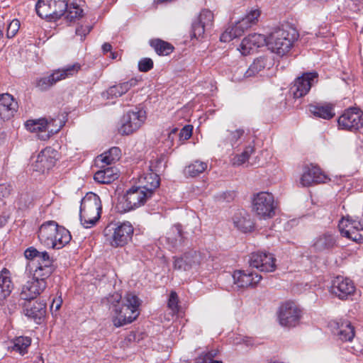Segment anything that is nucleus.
<instances>
[{
  "instance_id": "nucleus-57",
  "label": "nucleus",
  "mask_w": 363,
  "mask_h": 363,
  "mask_svg": "<svg viewBox=\"0 0 363 363\" xmlns=\"http://www.w3.org/2000/svg\"><path fill=\"white\" fill-rule=\"evenodd\" d=\"M62 302V301L60 298L57 300L54 299L50 306V310L51 311L54 310L55 311H57L61 306Z\"/></svg>"
},
{
  "instance_id": "nucleus-64",
  "label": "nucleus",
  "mask_w": 363,
  "mask_h": 363,
  "mask_svg": "<svg viewBox=\"0 0 363 363\" xmlns=\"http://www.w3.org/2000/svg\"><path fill=\"white\" fill-rule=\"evenodd\" d=\"M244 342H245V343H246L247 345H248V342H249V340H244Z\"/></svg>"
},
{
  "instance_id": "nucleus-6",
  "label": "nucleus",
  "mask_w": 363,
  "mask_h": 363,
  "mask_svg": "<svg viewBox=\"0 0 363 363\" xmlns=\"http://www.w3.org/2000/svg\"><path fill=\"white\" fill-rule=\"evenodd\" d=\"M279 323L285 328L297 326L303 315L301 308L294 301H288L282 303L277 310Z\"/></svg>"
},
{
  "instance_id": "nucleus-13",
  "label": "nucleus",
  "mask_w": 363,
  "mask_h": 363,
  "mask_svg": "<svg viewBox=\"0 0 363 363\" xmlns=\"http://www.w3.org/2000/svg\"><path fill=\"white\" fill-rule=\"evenodd\" d=\"M201 259L199 252L190 250L184 253L181 257H174L173 267L174 269L179 271H196L201 263Z\"/></svg>"
},
{
  "instance_id": "nucleus-63",
  "label": "nucleus",
  "mask_w": 363,
  "mask_h": 363,
  "mask_svg": "<svg viewBox=\"0 0 363 363\" xmlns=\"http://www.w3.org/2000/svg\"><path fill=\"white\" fill-rule=\"evenodd\" d=\"M209 363H223V362L218 361V360L212 359V360L209 361Z\"/></svg>"
},
{
  "instance_id": "nucleus-52",
  "label": "nucleus",
  "mask_w": 363,
  "mask_h": 363,
  "mask_svg": "<svg viewBox=\"0 0 363 363\" xmlns=\"http://www.w3.org/2000/svg\"><path fill=\"white\" fill-rule=\"evenodd\" d=\"M168 307L171 309L173 314L176 313L179 311L178 306V296L176 292L172 291L170 293L168 300Z\"/></svg>"
},
{
  "instance_id": "nucleus-60",
  "label": "nucleus",
  "mask_w": 363,
  "mask_h": 363,
  "mask_svg": "<svg viewBox=\"0 0 363 363\" xmlns=\"http://www.w3.org/2000/svg\"><path fill=\"white\" fill-rule=\"evenodd\" d=\"M0 191L3 193L2 196H6L9 194V189L5 185H0Z\"/></svg>"
},
{
  "instance_id": "nucleus-9",
  "label": "nucleus",
  "mask_w": 363,
  "mask_h": 363,
  "mask_svg": "<svg viewBox=\"0 0 363 363\" xmlns=\"http://www.w3.org/2000/svg\"><path fill=\"white\" fill-rule=\"evenodd\" d=\"M152 196L140 186H133L127 191L123 197L124 201L121 202L119 206H122L123 211H129L144 205Z\"/></svg>"
},
{
  "instance_id": "nucleus-55",
  "label": "nucleus",
  "mask_w": 363,
  "mask_h": 363,
  "mask_svg": "<svg viewBox=\"0 0 363 363\" xmlns=\"http://www.w3.org/2000/svg\"><path fill=\"white\" fill-rule=\"evenodd\" d=\"M177 132V128H173L167 133V138L165 140L166 147L171 148L174 145V135Z\"/></svg>"
},
{
  "instance_id": "nucleus-48",
  "label": "nucleus",
  "mask_w": 363,
  "mask_h": 363,
  "mask_svg": "<svg viewBox=\"0 0 363 363\" xmlns=\"http://www.w3.org/2000/svg\"><path fill=\"white\" fill-rule=\"evenodd\" d=\"M245 130L242 128L237 129L234 131L227 130L225 135L224 143H230L233 146L239 139L244 135Z\"/></svg>"
},
{
  "instance_id": "nucleus-28",
  "label": "nucleus",
  "mask_w": 363,
  "mask_h": 363,
  "mask_svg": "<svg viewBox=\"0 0 363 363\" xmlns=\"http://www.w3.org/2000/svg\"><path fill=\"white\" fill-rule=\"evenodd\" d=\"M138 84V80L132 78L127 82L119 83L110 86L106 92L103 93V96L107 99H113L121 96L127 93L131 88Z\"/></svg>"
},
{
  "instance_id": "nucleus-18",
  "label": "nucleus",
  "mask_w": 363,
  "mask_h": 363,
  "mask_svg": "<svg viewBox=\"0 0 363 363\" xmlns=\"http://www.w3.org/2000/svg\"><path fill=\"white\" fill-rule=\"evenodd\" d=\"M46 286L45 279L34 278L33 275V279L23 286L21 296L24 300L34 299L44 291Z\"/></svg>"
},
{
  "instance_id": "nucleus-27",
  "label": "nucleus",
  "mask_w": 363,
  "mask_h": 363,
  "mask_svg": "<svg viewBox=\"0 0 363 363\" xmlns=\"http://www.w3.org/2000/svg\"><path fill=\"white\" fill-rule=\"evenodd\" d=\"M25 315L40 324L44 320L46 313V303L43 302H28L24 306Z\"/></svg>"
},
{
  "instance_id": "nucleus-44",
  "label": "nucleus",
  "mask_w": 363,
  "mask_h": 363,
  "mask_svg": "<svg viewBox=\"0 0 363 363\" xmlns=\"http://www.w3.org/2000/svg\"><path fill=\"white\" fill-rule=\"evenodd\" d=\"M43 253V252H40L33 247H30L26 249L24 252V255L25 257L29 260L27 269L33 270L34 267H35L36 262L40 259Z\"/></svg>"
},
{
  "instance_id": "nucleus-25",
  "label": "nucleus",
  "mask_w": 363,
  "mask_h": 363,
  "mask_svg": "<svg viewBox=\"0 0 363 363\" xmlns=\"http://www.w3.org/2000/svg\"><path fill=\"white\" fill-rule=\"evenodd\" d=\"M326 179V176L323 174L320 168L314 166L306 167L300 183L303 186H309L313 184L324 183Z\"/></svg>"
},
{
  "instance_id": "nucleus-58",
  "label": "nucleus",
  "mask_w": 363,
  "mask_h": 363,
  "mask_svg": "<svg viewBox=\"0 0 363 363\" xmlns=\"http://www.w3.org/2000/svg\"><path fill=\"white\" fill-rule=\"evenodd\" d=\"M203 354L208 359V360L211 361L213 359V358L217 355L218 350H212L207 352H203Z\"/></svg>"
},
{
  "instance_id": "nucleus-17",
  "label": "nucleus",
  "mask_w": 363,
  "mask_h": 363,
  "mask_svg": "<svg viewBox=\"0 0 363 363\" xmlns=\"http://www.w3.org/2000/svg\"><path fill=\"white\" fill-rule=\"evenodd\" d=\"M354 291L355 286L352 281L341 276L335 277L330 287V292L342 300L347 299Z\"/></svg>"
},
{
  "instance_id": "nucleus-23",
  "label": "nucleus",
  "mask_w": 363,
  "mask_h": 363,
  "mask_svg": "<svg viewBox=\"0 0 363 363\" xmlns=\"http://www.w3.org/2000/svg\"><path fill=\"white\" fill-rule=\"evenodd\" d=\"M234 283L240 288L255 286L262 279V276L248 271H235L233 275Z\"/></svg>"
},
{
  "instance_id": "nucleus-5",
  "label": "nucleus",
  "mask_w": 363,
  "mask_h": 363,
  "mask_svg": "<svg viewBox=\"0 0 363 363\" xmlns=\"http://www.w3.org/2000/svg\"><path fill=\"white\" fill-rule=\"evenodd\" d=\"M277 203L272 194L262 191L255 194L252 199V211L261 219H269L275 216Z\"/></svg>"
},
{
  "instance_id": "nucleus-62",
  "label": "nucleus",
  "mask_w": 363,
  "mask_h": 363,
  "mask_svg": "<svg viewBox=\"0 0 363 363\" xmlns=\"http://www.w3.org/2000/svg\"><path fill=\"white\" fill-rule=\"evenodd\" d=\"M111 55L112 59H116L117 57L118 54L116 52H111Z\"/></svg>"
},
{
  "instance_id": "nucleus-3",
  "label": "nucleus",
  "mask_w": 363,
  "mask_h": 363,
  "mask_svg": "<svg viewBox=\"0 0 363 363\" xmlns=\"http://www.w3.org/2000/svg\"><path fill=\"white\" fill-rule=\"evenodd\" d=\"M101 202L99 196L89 192L81 201L79 218L82 225L89 228L99 220L101 213Z\"/></svg>"
},
{
  "instance_id": "nucleus-32",
  "label": "nucleus",
  "mask_w": 363,
  "mask_h": 363,
  "mask_svg": "<svg viewBox=\"0 0 363 363\" xmlns=\"http://www.w3.org/2000/svg\"><path fill=\"white\" fill-rule=\"evenodd\" d=\"M250 27L242 19L235 23L232 27L228 28L220 35V41L230 42L233 38L241 36L245 30Z\"/></svg>"
},
{
  "instance_id": "nucleus-36",
  "label": "nucleus",
  "mask_w": 363,
  "mask_h": 363,
  "mask_svg": "<svg viewBox=\"0 0 363 363\" xmlns=\"http://www.w3.org/2000/svg\"><path fill=\"white\" fill-rule=\"evenodd\" d=\"M54 240H52V245L50 248L52 249H61L67 244H68L72 236L68 230L62 226H60L56 235H54Z\"/></svg>"
},
{
  "instance_id": "nucleus-26",
  "label": "nucleus",
  "mask_w": 363,
  "mask_h": 363,
  "mask_svg": "<svg viewBox=\"0 0 363 363\" xmlns=\"http://www.w3.org/2000/svg\"><path fill=\"white\" fill-rule=\"evenodd\" d=\"M333 333L342 341H351L354 337V329L347 320L333 321L330 323Z\"/></svg>"
},
{
  "instance_id": "nucleus-59",
  "label": "nucleus",
  "mask_w": 363,
  "mask_h": 363,
  "mask_svg": "<svg viewBox=\"0 0 363 363\" xmlns=\"http://www.w3.org/2000/svg\"><path fill=\"white\" fill-rule=\"evenodd\" d=\"M194 363H209V360L203 355V354H201L199 357H198Z\"/></svg>"
},
{
  "instance_id": "nucleus-61",
  "label": "nucleus",
  "mask_w": 363,
  "mask_h": 363,
  "mask_svg": "<svg viewBox=\"0 0 363 363\" xmlns=\"http://www.w3.org/2000/svg\"><path fill=\"white\" fill-rule=\"evenodd\" d=\"M111 48H112V46L110 43H105L103 45H102V50H103V52L104 53H106L108 52H111Z\"/></svg>"
},
{
  "instance_id": "nucleus-22",
  "label": "nucleus",
  "mask_w": 363,
  "mask_h": 363,
  "mask_svg": "<svg viewBox=\"0 0 363 363\" xmlns=\"http://www.w3.org/2000/svg\"><path fill=\"white\" fill-rule=\"evenodd\" d=\"M60 226L54 220H49L43 223L38 232L40 242L48 247H50L55 238L54 235H56Z\"/></svg>"
},
{
  "instance_id": "nucleus-33",
  "label": "nucleus",
  "mask_w": 363,
  "mask_h": 363,
  "mask_svg": "<svg viewBox=\"0 0 363 363\" xmlns=\"http://www.w3.org/2000/svg\"><path fill=\"white\" fill-rule=\"evenodd\" d=\"M272 65V60L271 58L265 56L257 57L254 60L248 69L245 72L244 77L249 78L253 77L264 69L269 68Z\"/></svg>"
},
{
  "instance_id": "nucleus-10",
  "label": "nucleus",
  "mask_w": 363,
  "mask_h": 363,
  "mask_svg": "<svg viewBox=\"0 0 363 363\" xmlns=\"http://www.w3.org/2000/svg\"><path fill=\"white\" fill-rule=\"evenodd\" d=\"M339 128L356 132L363 127V111L357 108L346 109L337 120Z\"/></svg>"
},
{
  "instance_id": "nucleus-11",
  "label": "nucleus",
  "mask_w": 363,
  "mask_h": 363,
  "mask_svg": "<svg viewBox=\"0 0 363 363\" xmlns=\"http://www.w3.org/2000/svg\"><path fill=\"white\" fill-rule=\"evenodd\" d=\"M146 119V112L143 109L128 111L121 118L118 131L121 135H130L138 130Z\"/></svg>"
},
{
  "instance_id": "nucleus-34",
  "label": "nucleus",
  "mask_w": 363,
  "mask_h": 363,
  "mask_svg": "<svg viewBox=\"0 0 363 363\" xmlns=\"http://www.w3.org/2000/svg\"><path fill=\"white\" fill-rule=\"evenodd\" d=\"M165 240L170 247L177 248L182 246L184 240L182 225H174L167 233Z\"/></svg>"
},
{
  "instance_id": "nucleus-40",
  "label": "nucleus",
  "mask_w": 363,
  "mask_h": 363,
  "mask_svg": "<svg viewBox=\"0 0 363 363\" xmlns=\"http://www.w3.org/2000/svg\"><path fill=\"white\" fill-rule=\"evenodd\" d=\"M150 44L159 55H168L174 50L172 45L160 39L152 40Z\"/></svg>"
},
{
  "instance_id": "nucleus-45",
  "label": "nucleus",
  "mask_w": 363,
  "mask_h": 363,
  "mask_svg": "<svg viewBox=\"0 0 363 363\" xmlns=\"http://www.w3.org/2000/svg\"><path fill=\"white\" fill-rule=\"evenodd\" d=\"M166 157L164 155H161L160 157L152 160L150 162L147 167L149 172H154L159 174L163 172L166 167Z\"/></svg>"
},
{
  "instance_id": "nucleus-4",
  "label": "nucleus",
  "mask_w": 363,
  "mask_h": 363,
  "mask_svg": "<svg viewBox=\"0 0 363 363\" xmlns=\"http://www.w3.org/2000/svg\"><path fill=\"white\" fill-rule=\"evenodd\" d=\"M134 228L128 222L110 224L107 225L104 234L106 241L113 247H123L127 245L133 238Z\"/></svg>"
},
{
  "instance_id": "nucleus-24",
  "label": "nucleus",
  "mask_w": 363,
  "mask_h": 363,
  "mask_svg": "<svg viewBox=\"0 0 363 363\" xmlns=\"http://www.w3.org/2000/svg\"><path fill=\"white\" fill-rule=\"evenodd\" d=\"M264 45H267V37L258 33L250 34L242 40L240 45L241 52L245 55Z\"/></svg>"
},
{
  "instance_id": "nucleus-35",
  "label": "nucleus",
  "mask_w": 363,
  "mask_h": 363,
  "mask_svg": "<svg viewBox=\"0 0 363 363\" xmlns=\"http://www.w3.org/2000/svg\"><path fill=\"white\" fill-rule=\"evenodd\" d=\"M121 150L118 147H113L110 148L108 151L104 152L103 154L98 156L96 159V163L97 165L100 166L101 168L105 167L112 163H114L116 161L118 160L121 156Z\"/></svg>"
},
{
  "instance_id": "nucleus-14",
  "label": "nucleus",
  "mask_w": 363,
  "mask_h": 363,
  "mask_svg": "<svg viewBox=\"0 0 363 363\" xmlns=\"http://www.w3.org/2000/svg\"><path fill=\"white\" fill-rule=\"evenodd\" d=\"M276 259L271 253L266 252H255L251 253L249 264L252 268H256L262 272H272L276 269Z\"/></svg>"
},
{
  "instance_id": "nucleus-37",
  "label": "nucleus",
  "mask_w": 363,
  "mask_h": 363,
  "mask_svg": "<svg viewBox=\"0 0 363 363\" xmlns=\"http://www.w3.org/2000/svg\"><path fill=\"white\" fill-rule=\"evenodd\" d=\"M118 178L116 169L106 167L99 170L94 174V180L101 184H110Z\"/></svg>"
},
{
  "instance_id": "nucleus-12",
  "label": "nucleus",
  "mask_w": 363,
  "mask_h": 363,
  "mask_svg": "<svg viewBox=\"0 0 363 363\" xmlns=\"http://www.w3.org/2000/svg\"><path fill=\"white\" fill-rule=\"evenodd\" d=\"M338 228L342 236L356 242H363V221L343 218Z\"/></svg>"
},
{
  "instance_id": "nucleus-43",
  "label": "nucleus",
  "mask_w": 363,
  "mask_h": 363,
  "mask_svg": "<svg viewBox=\"0 0 363 363\" xmlns=\"http://www.w3.org/2000/svg\"><path fill=\"white\" fill-rule=\"evenodd\" d=\"M207 168V163L195 161L185 168V174L189 177H194L203 172Z\"/></svg>"
},
{
  "instance_id": "nucleus-1",
  "label": "nucleus",
  "mask_w": 363,
  "mask_h": 363,
  "mask_svg": "<svg viewBox=\"0 0 363 363\" xmlns=\"http://www.w3.org/2000/svg\"><path fill=\"white\" fill-rule=\"evenodd\" d=\"M112 298L113 303L114 302L117 303L114 305V315L113 318V323L116 327L118 328L129 324L138 317L140 314L138 308L140 302L136 295L130 293L127 294L121 305L119 304L121 299V295L116 294Z\"/></svg>"
},
{
  "instance_id": "nucleus-53",
  "label": "nucleus",
  "mask_w": 363,
  "mask_h": 363,
  "mask_svg": "<svg viewBox=\"0 0 363 363\" xmlns=\"http://www.w3.org/2000/svg\"><path fill=\"white\" fill-rule=\"evenodd\" d=\"M153 67V61L150 58H143L138 62V69L140 72H148Z\"/></svg>"
},
{
  "instance_id": "nucleus-21",
  "label": "nucleus",
  "mask_w": 363,
  "mask_h": 363,
  "mask_svg": "<svg viewBox=\"0 0 363 363\" xmlns=\"http://www.w3.org/2000/svg\"><path fill=\"white\" fill-rule=\"evenodd\" d=\"M18 103L9 94L0 95V123L11 119L18 109Z\"/></svg>"
},
{
  "instance_id": "nucleus-30",
  "label": "nucleus",
  "mask_w": 363,
  "mask_h": 363,
  "mask_svg": "<svg viewBox=\"0 0 363 363\" xmlns=\"http://www.w3.org/2000/svg\"><path fill=\"white\" fill-rule=\"evenodd\" d=\"M140 186L150 192L152 195L154 191L160 186V179L159 174L148 169L138 177Z\"/></svg>"
},
{
  "instance_id": "nucleus-15",
  "label": "nucleus",
  "mask_w": 363,
  "mask_h": 363,
  "mask_svg": "<svg viewBox=\"0 0 363 363\" xmlns=\"http://www.w3.org/2000/svg\"><path fill=\"white\" fill-rule=\"evenodd\" d=\"M317 72H307L297 77L291 87L294 98H301L306 95L312 86L318 82Z\"/></svg>"
},
{
  "instance_id": "nucleus-50",
  "label": "nucleus",
  "mask_w": 363,
  "mask_h": 363,
  "mask_svg": "<svg viewBox=\"0 0 363 363\" xmlns=\"http://www.w3.org/2000/svg\"><path fill=\"white\" fill-rule=\"evenodd\" d=\"M260 16V11L259 9H254L250 11L244 18H242L247 23V25L250 28L253 24H255Z\"/></svg>"
},
{
  "instance_id": "nucleus-46",
  "label": "nucleus",
  "mask_w": 363,
  "mask_h": 363,
  "mask_svg": "<svg viewBox=\"0 0 363 363\" xmlns=\"http://www.w3.org/2000/svg\"><path fill=\"white\" fill-rule=\"evenodd\" d=\"M46 118H40L37 120H28L26 122L25 125L30 132H45V126Z\"/></svg>"
},
{
  "instance_id": "nucleus-8",
  "label": "nucleus",
  "mask_w": 363,
  "mask_h": 363,
  "mask_svg": "<svg viewBox=\"0 0 363 363\" xmlns=\"http://www.w3.org/2000/svg\"><path fill=\"white\" fill-rule=\"evenodd\" d=\"M67 9L65 0H38L35 6L37 14L42 18L57 20Z\"/></svg>"
},
{
  "instance_id": "nucleus-38",
  "label": "nucleus",
  "mask_w": 363,
  "mask_h": 363,
  "mask_svg": "<svg viewBox=\"0 0 363 363\" xmlns=\"http://www.w3.org/2000/svg\"><path fill=\"white\" fill-rule=\"evenodd\" d=\"M233 222L234 226L242 232H247L252 228V222L245 212L235 213L233 217Z\"/></svg>"
},
{
  "instance_id": "nucleus-19",
  "label": "nucleus",
  "mask_w": 363,
  "mask_h": 363,
  "mask_svg": "<svg viewBox=\"0 0 363 363\" xmlns=\"http://www.w3.org/2000/svg\"><path fill=\"white\" fill-rule=\"evenodd\" d=\"M52 259L45 251L41 255L40 259L36 262L35 267L33 270L34 278H43L47 279L53 272Z\"/></svg>"
},
{
  "instance_id": "nucleus-51",
  "label": "nucleus",
  "mask_w": 363,
  "mask_h": 363,
  "mask_svg": "<svg viewBox=\"0 0 363 363\" xmlns=\"http://www.w3.org/2000/svg\"><path fill=\"white\" fill-rule=\"evenodd\" d=\"M20 28V22L18 19L12 20L7 26L6 36L11 38L17 33Z\"/></svg>"
},
{
  "instance_id": "nucleus-54",
  "label": "nucleus",
  "mask_w": 363,
  "mask_h": 363,
  "mask_svg": "<svg viewBox=\"0 0 363 363\" xmlns=\"http://www.w3.org/2000/svg\"><path fill=\"white\" fill-rule=\"evenodd\" d=\"M192 135V128L190 125L184 126L179 133V138L181 140H188Z\"/></svg>"
},
{
  "instance_id": "nucleus-47",
  "label": "nucleus",
  "mask_w": 363,
  "mask_h": 363,
  "mask_svg": "<svg viewBox=\"0 0 363 363\" xmlns=\"http://www.w3.org/2000/svg\"><path fill=\"white\" fill-rule=\"evenodd\" d=\"M255 148L252 145H249L245 147V150L239 155H236L233 158V165L240 166L244 164L250 157V156L254 152Z\"/></svg>"
},
{
  "instance_id": "nucleus-49",
  "label": "nucleus",
  "mask_w": 363,
  "mask_h": 363,
  "mask_svg": "<svg viewBox=\"0 0 363 363\" xmlns=\"http://www.w3.org/2000/svg\"><path fill=\"white\" fill-rule=\"evenodd\" d=\"M83 10L77 5H67V9L65 10L63 16L68 21H72L74 19L81 17L82 15Z\"/></svg>"
},
{
  "instance_id": "nucleus-16",
  "label": "nucleus",
  "mask_w": 363,
  "mask_h": 363,
  "mask_svg": "<svg viewBox=\"0 0 363 363\" xmlns=\"http://www.w3.org/2000/svg\"><path fill=\"white\" fill-rule=\"evenodd\" d=\"M58 152L52 147H46L38 155L35 161L33 163V169L44 173L52 169L57 160Z\"/></svg>"
},
{
  "instance_id": "nucleus-31",
  "label": "nucleus",
  "mask_w": 363,
  "mask_h": 363,
  "mask_svg": "<svg viewBox=\"0 0 363 363\" xmlns=\"http://www.w3.org/2000/svg\"><path fill=\"white\" fill-rule=\"evenodd\" d=\"M13 289V284L8 269L4 268L0 272V306H4L6 298Z\"/></svg>"
},
{
  "instance_id": "nucleus-7",
  "label": "nucleus",
  "mask_w": 363,
  "mask_h": 363,
  "mask_svg": "<svg viewBox=\"0 0 363 363\" xmlns=\"http://www.w3.org/2000/svg\"><path fill=\"white\" fill-rule=\"evenodd\" d=\"M80 67L79 63H75L62 69H55L50 75L37 79L36 87L40 91H46L57 82L77 74Z\"/></svg>"
},
{
  "instance_id": "nucleus-56",
  "label": "nucleus",
  "mask_w": 363,
  "mask_h": 363,
  "mask_svg": "<svg viewBox=\"0 0 363 363\" xmlns=\"http://www.w3.org/2000/svg\"><path fill=\"white\" fill-rule=\"evenodd\" d=\"M91 30V28L83 26L79 27L76 29V34L82 37L86 36Z\"/></svg>"
},
{
  "instance_id": "nucleus-29",
  "label": "nucleus",
  "mask_w": 363,
  "mask_h": 363,
  "mask_svg": "<svg viewBox=\"0 0 363 363\" xmlns=\"http://www.w3.org/2000/svg\"><path fill=\"white\" fill-rule=\"evenodd\" d=\"M335 246H337L336 238L330 233H325L317 237L313 245L316 252H328Z\"/></svg>"
},
{
  "instance_id": "nucleus-39",
  "label": "nucleus",
  "mask_w": 363,
  "mask_h": 363,
  "mask_svg": "<svg viewBox=\"0 0 363 363\" xmlns=\"http://www.w3.org/2000/svg\"><path fill=\"white\" fill-rule=\"evenodd\" d=\"M310 111L315 116L329 120L334 117L335 112L330 105L311 106Z\"/></svg>"
},
{
  "instance_id": "nucleus-42",
  "label": "nucleus",
  "mask_w": 363,
  "mask_h": 363,
  "mask_svg": "<svg viewBox=\"0 0 363 363\" xmlns=\"http://www.w3.org/2000/svg\"><path fill=\"white\" fill-rule=\"evenodd\" d=\"M12 350L21 355L27 353V350L31 344V339L28 337H18L13 340Z\"/></svg>"
},
{
  "instance_id": "nucleus-2",
  "label": "nucleus",
  "mask_w": 363,
  "mask_h": 363,
  "mask_svg": "<svg viewBox=\"0 0 363 363\" xmlns=\"http://www.w3.org/2000/svg\"><path fill=\"white\" fill-rule=\"evenodd\" d=\"M296 30L288 25L274 28L267 36V47L278 55H286L298 38Z\"/></svg>"
},
{
  "instance_id": "nucleus-20",
  "label": "nucleus",
  "mask_w": 363,
  "mask_h": 363,
  "mask_svg": "<svg viewBox=\"0 0 363 363\" xmlns=\"http://www.w3.org/2000/svg\"><path fill=\"white\" fill-rule=\"evenodd\" d=\"M213 21V13L209 10H203L197 19L192 23V36L201 37L206 29L210 28Z\"/></svg>"
},
{
  "instance_id": "nucleus-41",
  "label": "nucleus",
  "mask_w": 363,
  "mask_h": 363,
  "mask_svg": "<svg viewBox=\"0 0 363 363\" xmlns=\"http://www.w3.org/2000/svg\"><path fill=\"white\" fill-rule=\"evenodd\" d=\"M46 123L48 125H44L45 132H48V133L45 136H42V138L43 139L48 138L50 135L58 133L63 126V123L60 119L46 118Z\"/></svg>"
}]
</instances>
